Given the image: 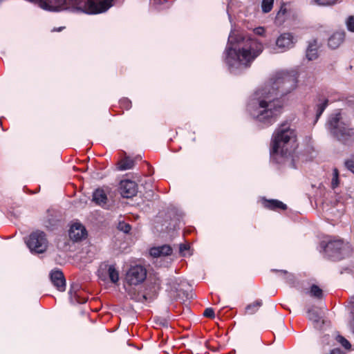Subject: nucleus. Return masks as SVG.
Instances as JSON below:
<instances>
[{"label":"nucleus","instance_id":"nucleus-1","mask_svg":"<svg viewBox=\"0 0 354 354\" xmlns=\"http://www.w3.org/2000/svg\"><path fill=\"white\" fill-rule=\"evenodd\" d=\"M296 85L295 75L285 71L277 73L268 82L251 95L247 106L249 114L263 126L272 124L282 109L279 97L290 93Z\"/></svg>","mask_w":354,"mask_h":354},{"label":"nucleus","instance_id":"nucleus-2","mask_svg":"<svg viewBox=\"0 0 354 354\" xmlns=\"http://www.w3.org/2000/svg\"><path fill=\"white\" fill-rule=\"evenodd\" d=\"M263 50V44L259 40L232 31L224 53L225 62L230 71L236 74L249 68Z\"/></svg>","mask_w":354,"mask_h":354},{"label":"nucleus","instance_id":"nucleus-3","mask_svg":"<svg viewBox=\"0 0 354 354\" xmlns=\"http://www.w3.org/2000/svg\"><path fill=\"white\" fill-rule=\"evenodd\" d=\"M328 129L334 138L348 145L354 140V128L339 111H335L328 118Z\"/></svg>","mask_w":354,"mask_h":354},{"label":"nucleus","instance_id":"nucleus-4","mask_svg":"<svg viewBox=\"0 0 354 354\" xmlns=\"http://www.w3.org/2000/svg\"><path fill=\"white\" fill-rule=\"evenodd\" d=\"M295 140V132L288 123L282 124L274 133L270 153L288 157L291 153L290 145Z\"/></svg>","mask_w":354,"mask_h":354},{"label":"nucleus","instance_id":"nucleus-5","mask_svg":"<svg viewBox=\"0 0 354 354\" xmlns=\"http://www.w3.org/2000/svg\"><path fill=\"white\" fill-rule=\"evenodd\" d=\"M80 11L95 15L108 10L113 6V0H74Z\"/></svg>","mask_w":354,"mask_h":354},{"label":"nucleus","instance_id":"nucleus-6","mask_svg":"<svg viewBox=\"0 0 354 354\" xmlns=\"http://www.w3.org/2000/svg\"><path fill=\"white\" fill-rule=\"evenodd\" d=\"M324 250L330 257L339 260L348 255L351 251V245L342 239L331 240L326 245Z\"/></svg>","mask_w":354,"mask_h":354},{"label":"nucleus","instance_id":"nucleus-7","mask_svg":"<svg viewBox=\"0 0 354 354\" xmlns=\"http://www.w3.org/2000/svg\"><path fill=\"white\" fill-rule=\"evenodd\" d=\"M26 245L32 252L43 253L47 248V240L44 232H32L26 241Z\"/></svg>","mask_w":354,"mask_h":354},{"label":"nucleus","instance_id":"nucleus-8","mask_svg":"<svg viewBox=\"0 0 354 354\" xmlns=\"http://www.w3.org/2000/svg\"><path fill=\"white\" fill-rule=\"evenodd\" d=\"M147 277V270L142 266H131L125 275V281L130 286H138L145 281Z\"/></svg>","mask_w":354,"mask_h":354},{"label":"nucleus","instance_id":"nucleus-9","mask_svg":"<svg viewBox=\"0 0 354 354\" xmlns=\"http://www.w3.org/2000/svg\"><path fill=\"white\" fill-rule=\"evenodd\" d=\"M296 42L297 38L292 33L285 32L277 38L276 46L280 52H284L292 48Z\"/></svg>","mask_w":354,"mask_h":354},{"label":"nucleus","instance_id":"nucleus-10","mask_svg":"<svg viewBox=\"0 0 354 354\" xmlns=\"http://www.w3.org/2000/svg\"><path fill=\"white\" fill-rule=\"evenodd\" d=\"M119 190L122 197L131 198L137 194L138 186L134 181L123 180L120 183Z\"/></svg>","mask_w":354,"mask_h":354},{"label":"nucleus","instance_id":"nucleus-11","mask_svg":"<svg viewBox=\"0 0 354 354\" xmlns=\"http://www.w3.org/2000/svg\"><path fill=\"white\" fill-rule=\"evenodd\" d=\"M68 236L71 240L77 242L86 237L87 232L83 225L80 223H75L71 225L68 230Z\"/></svg>","mask_w":354,"mask_h":354},{"label":"nucleus","instance_id":"nucleus-12","mask_svg":"<svg viewBox=\"0 0 354 354\" xmlns=\"http://www.w3.org/2000/svg\"><path fill=\"white\" fill-rule=\"evenodd\" d=\"M50 280L55 287L59 291H64L66 288V281L63 273L59 270H53L50 274Z\"/></svg>","mask_w":354,"mask_h":354},{"label":"nucleus","instance_id":"nucleus-13","mask_svg":"<svg viewBox=\"0 0 354 354\" xmlns=\"http://www.w3.org/2000/svg\"><path fill=\"white\" fill-rule=\"evenodd\" d=\"M69 296L71 302L73 304H84L86 298L83 297L80 295V286L78 284H73L69 290Z\"/></svg>","mask_w":354,"mask_h":354},{"label":"nucleus","instance_id":"nucleus-14","mask_svg":"<svg viewBox=\"0 0 354 354\" xmlns=\"http://www.w3.org/2000/svg\"><path fill=\"white\" fill-rule=\"evenodd\" d=\"M172 252V248L168 245L154 247L151 248L149 254L153 257H160L170 255Z\"/></svg>","mask_w":354,"mask_h":354},{"label":"nucleus","instance_id":"nucleus-15","mask_svg":"<svg viewBox=\"0 0 354 354\" xmlns=\"http://www.w3.org/2000/svg\"><path fill=\"white\" fill-rule=\"evenodd\" d=\"M345 34L344 32H336L333 33L328 39V46L330 48L335 49L338 48L344 40Z\"/></svg>","mask_w":354,"mask_h":354},{"label":"nucleus","instance_id":"nucleus-16","mask_svg":"<svg viewBox=\"0 0 354 354\" xmlns=\"http://www.w3.org/2000/svg\"><path fill=\"white\" fill-rule=\"evenodd\" d=\"M318 44L316 40H313L309 42L306 50V57L308 60H314L317 56Z\"/></svg>","mask_w":354,"mask_h":354},{"label":"nucleus","instance_id":"nucleus-17","mask_svg":"<svg viewBox=\"0 0 354 354\" xmlns=\"http://www.w3.org/2000/svg\"><path fill=\"white\" fill-rule=\"evenodd\" d=\"M263 205L265 207L270 209H286L287 206L286 204L278 200H263Z\"/></svg>","mask_w":354,"mask_h":354},{"label":"nucleus","instance_id":"nucleus-18","mask_svg":"<svg viewBox=\"0 0 354 354\" xmlns=\"http://www.w3.org/2000/svg\"><path fill=\"white\" fill-rule=\"evenodd\" d=\"M93 200L100 205H104L106 203L107 197L103 189H97L93 194Z\"/></svg>","mask_w":354,"mask_h":354},{"label":"nucleus","instance_id":"nucleus-19","mask_svg":"<svg viewBox=\"0 0 354 354\" xmlns=\"http://www.w3.org/2000/svg\"><path fill=\"white\" fill-rule=\"evenodd\" d=\"M307 313L308 319L314 322L315 328H319L321 322L324 324V321L322 320V317L316 309L310 308L308 310Z\"/></svg>","mask_w":354,"mask_h":354},{"label":"nucleus","instance_id":"nucleus-20","mask_svg":"<svg viewBox=\"0 0 354 354\" xmlns=\"http://www.w3.org/2000/svg\"><path fill=\"white\" fill-rule=\"evenodd\" d=\"M328 104V99L322 97L319 99V102L316 105V121L322 115Z\"/></svg>","mask_w":354,"mask_h":354},{"label":"nucleus","instance_id":"nucleus-21","mask_svg":"<svg viewBox=\"0 0 354 354\" xmlns=\"http://www.w3.org/2000/svg\"><path fill=\"white\" fill-rule=\"evenodd\" d=\"M134 161L129 158H125L118 163V168L120 171H124L133 168Z\"/></svg>","mask_w":354,"mask_h":354},{"label":"nucleus","instance_id":"nucleus-22","mask_svg":"<svg viewBox=\"0 0 354 354\" xmlns=\"http://www.w3.org/2000/svg\"><path fill=\"white\" fill-rule=\"evenodd\" d=\"M339 3H340L339 0H312L310 4L321 7H330Z\"/></svg>","mask_w":354,"mask_h":354},{"label":"nucleus","instance_id":"nucleus-23","mask_svg":"<svg viewBox=\"0 0 354 354\" xmlns=\"http://www.w3.org/2000/svg\"><path fill=\"white\" fill-rule=\"evenodd\" d=\"M108 274L112 283H115L119 281V273L114 266H108Z\"/></svg>","mask_w":354,"mask_h":354},{"label":"nucleus","instance_id":"nucleus-24","mask_svg":"<svg viewBox=\"0 0 354 354\" xmlns=\"http://www.w3.org/2000/svg\"><path fill=\"white\" fill-rule=\"evenodd\" d=\"M262 305V301L261 300L256 301L252 304H248L245 308V312L248 314L252 315L256 313L258 309Z\"/></svg>","mask_w":354,"mask_h":354},{"label":"nucleus","instance_id":"nucleus-25","mask_svg":"<svg viewBox=\"0 0 354 354\" xmlns=\"http://www.w3.org/2000/svg\"><path fill=\"white\" fill-rule=\"evenodd\" d=\"M288 12V9L287 8V4L283 3L277 14V16H276L277 20L279 21L280 22L283 21L285 20V18L286 17Z\"/></svg>","mask_w":354,"mask_h":354},{"label":"nucleus","instance_id":"nucleus-26","mask_svg":"<svg viewBox=\"0 0 354 354\" xmlns=\"http://www.w3.org/2000/svg\"><path fill=\"white\" fill-rule=\"evenodd\" d=\"M274 4V0H263L261 3L262 11L265 13L269 12Z\"/></svg>","mask_w":354,"mask_h":354},{"label":"nucleus","instance_id":"nucleus-27","mask_svg":"<svg viewBox=\"0 0 354 354\" xmlns=\"http://www.w3.org/2000/svg\"><path fill=\"white\" fill-rule=\"evenodd\" d=\"M310 295L316 298H321L322 297V290L316 285H313L310 291Z\"/></svg>","mask_w":354,"mask_h":354},{"label":"nucleus","instance_id":"nucleus-28","mask_svg":"<svg viewBox=\"0 0 354 354\" xmlns=\"http://www.w3.org/2000/svg\"><path fill=\"white\" fill-rule=\"evenodd\" d=\"M339 172L337 169L333 170V178L331 180V187L333 189L336 188L339 185Z\"/></svg>","mask_w":354,"mask_h":354},{"label":"nucleus","instance_id":"nucleus-29","mask_svg":"<svg viewBox=\"0 0 354 354\" xmlns=\"http://www.w3.org/2000/svg\"><path fill=\"white\" fill-rule=\"evenodd\" d=\"M189 245L187 244H180L179 247V252L181 256L186 257L190 256L191 253L189 252Z\"/></svg>","mask_w":354,"mask_h":354},{"label":"nucleus","instance_id":"nucleus-30","mask_svg":"<svg viewBox=\"0 0 354 354\" xmlns=\"http://www.w3.org/2000/svg\"><path fill=\"white\" fill-rule=\"evenodd\" d=\"M336 339L337 341L340 343L343 347H344L346 349H349L351 346V344L349 343V342L345 339L344 337L341 336V335H337L336 337Z\"/></svg>","mask_w":354,"mask_h":354},{"label":"nucleus","instance_id":"nucleus-31","mask_svg":"<svg viewBox=\"0 0 354 354\" xmlns=\"http://www.w3.org/2000/svg\"><path fill=\"white\" fill-rule=\"evenodd\" d=\"M345 166L354 174V155L345 161Z\"/></svg>","mask_w":354,"mask_h":354},{"label":"nucleus","instance_id":"nucleus-32","mask_svg":"<svg viewBox=\"0 0 354 354\" xmlns=\"http://www.w3.org/2000/svg\"><path fill=\"white\" fill-rule=\"evenodd\" d=\"M346 24L348 30L354 32V16L348 17L346 19Z\"/></svg>","mask_w":354,"mask_h":354},{"label":"nucleus","instance_id":"nucleus-33","mask_svg":"<svg viewBox=\"0 0 354 354\" xmlns=\"http://www.w3.org/2000/svg\"><path fill=\"white\" fill-rule=\"evenodd\" d=\"M118 228L120 230L124 232V233H128L131 230V226L125 223H120Z\"/></svg>","mask_w":354,"mask_h":354},{"label":"nucleus","instance_id":"nucleus-34","mask_svg":"<svg viewBox=\"0 0 354 354\" xmlns=\"http://www.w3.org/2000/svg\"><path fill=\"white\" fill-rule=\"evenodd\" d=\"M203 315L207 317L214 318L215 317L214 311L212 308H207L205 310Z\"/></svg>","mask_w":354,"mask_h":354},{"label":"nucleus","instance_id":"nucleus-35","mask_svg":"<svg viewBox=\"0 0 354 354\" xmlns=\"http://www.w3.org/2000/svg\"><path fill=\"white\" fill-rule=\"evenodd\" d=\"M121 105L127 109H129L131 107V101L128 99H123L120 101Z\"/></svg>","mask_w":354,"mask_h":354},{"label":"nucleus","instance_id":"nucleus-36","mask_svg":"<svg viewBox=\"0 0 354 354\" xmlns=\"http://www.w3.org/2000/svg\"><path fill=\"white\" fill-rule=\"evenodd\" d=\"M254 32L260 36H263L265 33V29L263 27H258L254 29Z\"/></svg>","mask_w":354,"mask_h":354},{"label":"nucleus","instance_id":"nucleus-37","mask_svg":"<svg viewBox=\"0 0 354 354\" xmlns=\"http://www.w3.org/2000/svg\"><path fill=\"white\" fill-rule=\"evenodd\" d=\"M330 354H344V352H342L340 349L339 348H335V349H333Z\"/></svg>","mask_w":354,"mask_h":354},{"label":"nucleus","instance_id":"nucleus-38","mask_svg":"<svg viewBox=\"0 0 354 354\" xmlns=\"http://www.w3.org/2000/svg\"><path fill=\"white\" fill-rule=\"evenodd\" d=\"M349 304L352 306V313L354 311V295L351 297L349 299Z\"/></svg>","mask_w":354,"mask_h":354},{"label":"nucleus","instance_id":"nucleus-39","mask_svg":"<svg viewBox=\"0 0 354 354\" xmlns=\"http://www.w3.org/2000/svg\"><path fill=\"white\" fill-rule=\"evenodd\" d=\"M178 284L177 283H174V286L172 287H171V290H174V291H178Z\"/></svg>","mask_w":354,"mask_h":354},{"label":"nucleus","instance_id":"nucleus-40","mask_svg":"<svg viewBox=\"0 0 354 354\" xmlns=\"http://www.w3.org/2000/svg\"><path fill=\"white\" fill-rule=\"evenodd\" d=\"M351 330L353 331V333L354 334V316H353V320L351 321Z\"/></svg>","mask_w":354,"mask_h":354},{"label":"nucleus","instance_id":"nucleus-41","mask_svg":"<svg viewBox=\"0 0 354 354\" xmlns=\"http://www.w3.org/2000/svg\"><path fill=\"white\" fill-rule=\"evenodd\" d=\"M227 12L230 20H231V15H230V8H229V6L227 8Z\"/></svg>","mask_w":354,"mask_h":354},{"label":"nucleus","instance_id":"nucleus-42","mask_svg":"<svg viewBox=\"0 0 354 354\" xmlns=\"http://www.w3.org/2000/svg\"><path fill=\"white\" fill-rule=\"evenodd\" d=\"M63 28V27H59L58 29H54L53 31H61Z\"/></svg>","mask_w":354,"mask_h":354},{"label":"nucleus","instance_id":"nucleus-43","mask_svg":"<svg viewBox=\"0 0 354 354\" xmlns=\"http://www.w3.org/2000/svg\"><path fill=\"white\" fill-rule=\"evenodd\" d=\"M3 0H0V2L2 1Z\"/></svg>","mask_w":354,"mask_h":354}]
</instances>
